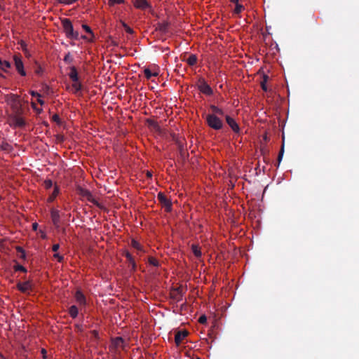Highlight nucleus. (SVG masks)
<instances>
[{"instance_id":"f257e3e1","label":"nucleus","mask_w":359,"mask_h":359,"mask_svg":"<svg viewBox=\"0 0 359 359\" xmlns=\"http://www.w3.org/2000/svg\"><path fill=\"white\" fill-rule=\"evenodd\" d=\"M7 103L11 109V114H22L23 109L22 107V102L19 99V96L11 94L7 99Z\"/></svg>"},{"instance_id":"f03ea898","label":"nucleus","mask_w":359,"mask_h":359,"mask_svg":"<svg viewBox=\"0 0 359 359\" xmlns=\"http://www.w3.org/2000/svg\"><path fill=\"white\" fill-rule=\"evenodd\" d=\"M62 25L67 38L74 40L79 39V34L77 31L74 30L72 23L69 19H62Z\"/></svg>"},{"instance_id":"7ed1b4c3","label":"nucleus","mask_w":359,"mask_h":359,"mask_svg":"<svg viewBox=\"0 0 359 359\" xmlns=\"http://www.w3.org/2000/svg\"><path fill=\"white\" fill-rule=\"evenodd\" d=\"M8 121L10 126L14 128H23L26 124L25 119L22 117V114H8Z\"/></svg>"},{"instance_id":"20e7f679","label":"nucleus","mask_w":359,"mask_h":359,"mask_svg":"<svg viewBox=\"0 0 359 359\" xmlns=\"http://www.w3.org/2000/svg\"><path fill=\"white\" fill-rule=\"evenodd\" d=\"M205 120L208 126L214 130H220L223 127L222 121L215 114H207Z\"/></svg>"},{"instance_id":"39448f33","label":"nucleus","mask_w":359,"mask_h":359,"mask_svg":"<svg viewBox=\"0 0 359 359\" xmlns=\"http://www.w3.org/2000/svg\"><path fill=\"white\" fill-rule=\"evenodd\" d=\"M197 88L202 93L206 95H211L213 93L212 89L203 78L201 77L198 79Z\"/></svg>"},{"instance_id":"423d86ee","label":"nucleus","mask_w":359,"mask_h":359,"mask_svg":"<svg viewBox=\"0 0 359 359\" xmlns=\"http://www.w3.org/2000/svg\"><path fill=\"white\" fill-rule=\"evenodd\" d=\"M13 61H14V65H15V69L18 71V72L22 76H25L27 74H26V72H25V70L24 69V64L22 62L21 55L19 53L18 54H15L13 55Z\"/></svg>"},{"instance_id":"0eeeda50","label":"nucleus","mask_w":359,"mask_h":359,"mask_svg":"<svg viewBox=\"0 0 359 359\" xmlns=\"http://www.w3.org/2000/svg\"><path fill=\"white\" fill-rule=\"evenodd\" d=\"M157 198L166 212H169L172 210V202L163 192L158 194Z\"/></svg>"},{"instance_id":"6e6552de","label":"nucleus","mask_w":359,"mask_h":359,"mask_svg":"<svg viewBox=\"0 0 359 359\" xmlns=\"http://www.w3.org/2000/svg\"><path fill=\"white\" fill-rule=\"evenodd\" d=\"M50 217L54 226L59 229L60 228V216L59 210L52 208L50 210Z\"/></svg>"},{"instance_id":"1a4fd4ad","label":"nucleus","mask_w":359,"mask_h":359,"mask_svg":"<svg viewBox=\"0 0 359 359\" xmlns=\"http://www.w3.org/2000/svg\"><path fill=\"white\" fill-rule=\"evenodd\" d=\"M225 118L227 124L232 129V130L236 133H238L240 132V128L238 123L236 122L235 119L229 115H226Z\"/></svg>"},{"instance_id":"9d476101","label":"nucleus","mask_w":359,"mask_h":359,"mask_svg":"<svg viewBox=\"0 0 359 359\" xmlns=\"http://www.w3.org/2000/svg\"><path fill=\"white\" fill-rule=\"evenodd\" d=\"M133 5L135 8L141 10L151 8L150 4L147 0H134Z\"/></svg>"},{"instance_id":"9b49d317","label":"nucleus","mask_w":359,"mask_h":359,"mask_svg":"<svg viewBox=\"0 0 359 359\" xmlns=\"http://www.w3.org/2000/svg\"><path fill=\"white\" fill-rule=\"evenodd\" d=\"M124 345V340L121 337H117L111 339V347L114 349L123 348Z\"/></svg>"},{"instance_id":"f8f14e48","label":"nucleus","mask_w":359,"mask_h":359,"mask_svg":"<svg viewBox=\"0 0 359 359\" xmlns=\"http://www.w3.org/2000/svg\"><path fill=\"white\" fill-rule=\"evenodd\" d=\"M75 299L76 302L80 306H86V299L83 293L81 292V290H78L75 294H74Z\"/></svg>"},{"instance_id":"ddd939ff","label":"nucleus","mask_w":359,"mask_h":359,"mask_svg":"<svg viewBox=\"0 0 359 359\" xmlns=\"http://www.w3.org/2000/svg\"><path fill=\"white\" fill-rule=\"evenodd\" d=\"M187 335L188 332L186 330L178 331L175 336V342L176 345L179 346Z\"/></svg>"},{"instance_id":"4468645a","label":"nucleus","mask_w":359,"mask_h":359,"mask_svg":"<svg viewBox=\"0 0 359 359\" xmlns=\"http://www.w3.org/2000/svg\"><path fill=\"white\" fill-rule=\"evenodd\" d=\"M18 289L22 292H27L32 290V284L29 281H25L23 283H18L17 285Z\"/></svg>"},{"instance_id":"2eb2a0df","label":"nucleus","mask_w":359,"mask_h":359,"mask_svg":"<svg viewBox=\"0 0 359 359\" xmlns=\"http://www.w3.org/2000/svg\"><path fill=\"white\" fill-rule=\"evenodd\" d=\"M170 24L165 21L163 22H158L156 25V30L161 32L162 34H166L168 32Z\"/></svg>"},{"instance_id":"dca6fc26","label":"nucleus","mask_w":359,"mask_h":359,"mask_svg":"<svg viewBox=\"0 0 359 359\" xmlns=\"http://www.w3.org/2000/svg\"><path fill=\"white\" fill-rule=\"evenodd\" d=\"M82 196L83 197H86V199L92 203L93 204L97 205V206H100V204L99 203L97 202V201L94 198V196H93V194L88 190H83L82 191Z\"/></svg>"},{"instance_id":"f3484780","label":"nucleus","mask_w":359,"mask_h":359,"mask_svg":"<svg viewBox=\"0 0 359 359\" xmlns=\"http://www.w3.org/2000/svg\"><path fill=\"white\" fill-rule=\"evenodd\" d=\"M171 297L176 302H179L182 300V293L180 288H175L171 292Z\"/></svg>"},{"instance_id":"a211bd4d","label":"nucleus","mask_w":359,"mask_h":359,"mask_svg":"<svg viewBox=\"0 0 359 359\" xmlns=\"http://www.w3.org/2000/svg\"><path fill=\"white\" fill-rule=\"evenodd\" d=\"M69 76L73 82L79 81L78 72L75 67L73 66L70 67Z\"/></svg>"},{"instance_id":"6ab92c4d","label":"nucleus","mask_w":359,"mask_h":359,"mask_svg":"<svg viewBox=\"0 0 359 359\" xmlns=\"http://www.w3.org/2000/svg\"><path fill=\"white\" fill-rule=\"evenodd\" d=\"M11 67V64L7 60H2L0 58V69L5 73L8 72V69Z\"/></svg>"},{"instance_id":"aec40b11","label":"nucleus","mask_w":359,"mask_h":359,"mask_svg":"<svg viewBox=\"0 0 359 359\" xmlns=\"http://www.w3.org/2000/svg\"><path fill=\"white\" fill-rule=\"evenodd\" d=\"M191 250L192 252L194 253V256L197 258H200L202 255L201 248L197 245H191Z\"/></svg>"},{"instance_id":"412c9836","label":"nucleus","mask_w":359,"mask_h":359,"mask_svg":"<svg viewBox=\"0 0 359 359\" xmlns=\"http://www.w3.org/2000/svg\"><path fill=\"white\" fill-rule=\"evenodd\" d=\"M125 256H126L127 260L128 261V262L130 263V264L132 266V269L133 270H135L136 264H135L134 258L133 257L131 254L130 252H126Z\"/></svg>"},{"instance_id":"4be33fe9","label":"nucleus","mask_w":359,"mask_h":359,"mask_svg":"<svg viewBox=\"0 0 359 359\" xmlns=\"http://www.w3.org/2000/svg\"><path fill=\"white\" fill-rule=\"evenodd\" d=\"M69 313L72 318H76L79 313L78 308L76 306L73 305L70 306L69 309Z\"/></svg>"},{"instance_id":"5701e85b","label":"nucleus","mask_w":359,"mask_h":359,"mask_svg":"<svg viewBox=\"0 0 359 359\" xmlns=\"http://www.w3.org/2000/svg\"><path fill=\"white\" fill-rule=\"evenodd\" d=\"M197 57L196 55L194 54H191V55H189V57L186 60V62H187V64L190 66H194L196 64L197 62Z\"/></svg>"},{"instance_id":"b1692460","label":"nucleus","mask_w":359,"mask_h":359,"mask_svg":"<svg viewBox=\"0 0 359 359\" xmlns=\"http://www.w3.org/2000/svg\"><path fill=\"white\" fill-rule=\"evenodd\" d=\"M58 194H59V188L57 186H55L53 193L50 195V196L48 198V201L53 202Z\"/></svg>"},{"instance_id":"393cba45","label":"nucleus","mask_w":359,"mask_h":359,"mask_svg":"<svg viewBox=\"0 0 359 359\" xmlns=\"http://www.w3.org/2000/svg\"><path fill=\"white\" fill-rule=\"evenodd\" d=\"M268 80H269V76L266 74H264L260 84H261L262 89L265 92H266L268 90V88L266 86V83H267Z\"/></svg>"},{"instance_id":"a878e982","label":"nucleus","mask_w":359,"mask_h":359,"mask_svg":"<svg viewBox=\"0 0 359 359\" xmlns=\"http://www.w3.org/2000/svg\"><path fill=\"white\" fill-rule=\"evenodd\" d=\"M72 88L74 89V93H76L79 91L81 90L82 85L79 81L73 82Z\"/></svg>"},{"instance_id":"bb28decb","label":"nucleus","mask_w":359,"mask_h":359,"mask_svg":"<svg viewBox=\"0 0 359 359\" xmlns=\"http://www.w3.org/2000/svg\"><path fill=\"white\" fill-rule=\"evenodd\" d=\"M131 245L138 251H143L142 246L135 240H132Z\"/></svg>"},{"instance_id":"cd10ccee","label":"nucleus","mask_w":359,"mask_h":359,"mask_svg":"<svg viewBox=\"0 0 359 359\" xmlns=\"http://www.w3.org/2000/svg\"><path fill=\"white\" fill-rule=\"evenodd\" d=\"M148 262H149V264H151V265H152L154 266H156V267L159 266L158 261L156 258H154L153 257H149Z\"/></svg>"},{"instance_id":"c85d7f7f","label":"nucleus","mask_w":359,"mask_h":359,"mask_svg":"<svg viewBox=\"0 0 359 359\" xmlns=\"http://www.w3.org/2000/svg\"><path fill=\"white\" fill-rule=\"evenodd\" d=\"M244 9V7L243 5L237 3L236 4L235 8H234V13L236 14H239L241 13V11Z\"/></svg>"},{"instance_id":"c756f323","label":"nucleus","mask_w":359,"mask_h":359,"mask_svg":"<svg viewBox=\"0 0 359 359\" xmlns=\"http://www.w3.org/2000/svg\"><path fill=\"white\" fill-rule=\"evenodd\" d=\"M17 251L20 253L19 257L21 259H25L26 255L25 250L21 247H17Z\"/></svg>"},{"instance_id":"7c9ffc66","label":"nucleus","mask_w":359,"mask_h":359,"mask_svg":"<svg viewBox=\"0 0 359 359\" xmlns=\"http://www.w3.org/2000/svg\"><path fill=\"white\" fill-rule=\"evenodd\" d=\"M14 269L15 271H22V272H24V273H26L27 272V269L25 267H24L23 266L20 265V264H16L14 266Z\"/></svg>"},{"instance_id":"2f4dec72","label":"nucleus","mask_w":359,"mask_h":359,"mask_svg":"<svg viewBox=\"0 0 359 359\" xmlns=\"http://www.w3.org/2000/svg\"><path fill=\"white\" fill-rule=\"evenodd\" d=\"M124 3V0H109V5L113 6L116 4H121Z\"/></svg>"},{"instance_id":"473e14b6","label":"nucleus","mask_w":359,"mask_h":359,"mask_svg":"<svg viewBox=\"0 0 359 359\" xmlns=\"http://www.w3.org/2000/svg\"><path fill=\"white\" fill-rule=\"evenodd\" d=\"M144 74L145 77L148 80L150 79L151 76H153L152 72H151V70L149 68H145L144 69Z\"/></svg>"},{"instance_id":"72a5a7b5","label":"nucleus","mask_w":359,"mask_h":359,"mask_svg":"<svg viewBox=\"0 0 359 359\" xmlns=\"http://www.w3.org/2000/svg\"><path fill=\"white\" fill-rule=\"evenodd\" d=\"M43 184L46 189H49L53 187V182L50 180H46Z\"/></svg>"},{"instance_id":"f704fd0d","label":"nucleus","mask_w":359,"mask_h":359,"mask_svg":"<svg viewBox=\"0 0 359 359\" xmlns=\"http://www.w3.org/2000/svg\"><path fill=\"white\" fill-rule=\"evenodd\" d=\"M122 25L127 33L130 34H133L134 32H133V29L130 28L126 23L123 22Z\"/></svg>"},{"instance_id":"c9c22d12","label":"nucleus","mask_w":359,"mask_h":359,"mask_svg":"<svg viewBox=\"0 0 359 359\" xmlns=\"http://www.w3.org/2000/svg\"><path fill=\"white\" fill-rule=\"evenodd\" d=\"M82 27L87 33L90 34L92 36V37L94 36L92 29L89 26H88L87 25H83Z\"/></svg>"},{"instance_id":"e433bc0d","label":"nucleus","mask_w":359,"mask_h":359,"mask_svg":"<svg viewBox=\"0 0 359 359\" xmlns=\"http://www.w3.org/2000/svg\"><path fill=\"white\" fill-rule=\"evenodd\" d=\"M77 0H58L60 4L70 5L75 3Z\"/></svg>"},{"instance_id":"4c0bfd02","label":"nucleus","mask_w":359,"mask_h":359,"mask_svg":"<svg viewBox=\"0 0 359 359\" xmlns=\"http://www.w3.org/2000/svg\"><path fill=\"white\" fill-rule=\"evenodd\" d=\"M73 59L69 53H68L64 57V61L67 63H71Z\"/></svg>"},{"instance_id":"58836bf2","label":"nucleus","mask_w":359,"mask_h":359,"mask_svg":"<svg viewBox=\"0 0 359 359\" xmlns=\"http://www.w3.org/2000/svg\"><path fill=\"white\" fill-rule=\"evenodd\" d=\"M210 109L212 111V113L210 114H215L216 116V113H217V111L218 110L219 107H217L215 105L212 104L210 106Z\"/></svg>"},{"instance_id":"ea45409f","label":"nucleus","mask_w":359,"mask_h":359,"mask_svg":"<svg viewBox=\"0 0 359 359\" xmlns=\"http://www.w3.org/2000/svg\"><path fill=\"white\" fill-rule=\"evenodd\" d=\"M198 322L201 324H205L207 322V318L205 315H202L198 318Z\"/></svg>"},{"instance_id":"a19ab883","label":"nucleus","mask_w":359,"mask_h":359,"mask_svg":"<svg viewBox=\"0 0 359 359\" xmlns=\"http://www.w3.org/2000/svg\"><path fill=\"white\" fill-rule=\"evenodd\" d=\"M34 72L38 75H41L43 73L41 67L38 65L36 68L35 67Z\"/></svg>"},{"instance_id":"79ce46f5","label":"nucleus","mask_w":359,"mask_h":359,"mask_svg":"<svg viewBox=\"0 0 359 359\" xmlns=\"http://www.w3.org/2000/svg\"><path fill=\"white\" fill-rule=\"evenodd\" d=\"M53 257L56 258L59 262H62L64 259V257L60 255L59 253H55Z\"/></svg>"},{"instance_id":"37998d69","label":"nucleus","mask_w":359,"mask_h":359,"mask_svg":"<svg viewBox=\"0 0 359 359\" xmlns=\"http://www.w3.org/2000/svg\"><path fill=\"white\" fill-rule=\"evenodd\" d=\"M32 107L34 109V110L36 111L37 113H41L42 111V109H38L36 107V104L34 102H32Z\"/></svg>"},{"instance_id":"c03bdc74","label":"nucleus","mask_w":359,"mask_h":359,"mask_svg":"<svg viewBox=\"0 0 359 359\" xmlns=\"http://www.w3.org/2000/svg\"><path fill=\"white\" fill-rule=\"evenodd\" d=\"M60 248V245L59 244H54L52 247V250L54 252H57Z\"/></svg>"},{"instance_id":"a18cd8bd","label":"nucleus","mask_w":359,"mask_h":359,"mask_svg":"<svg viewBox=\"0 0 359 359\" xmlns=\"http://www.w3.org/2000/svg\"><path fill=\"white\" fill-rule=\"evenodd\" d=\"M30 94L33 97H41V95L39 93L36 92V91H31Z\"/></svg>"},{"instance_id":"49530a36","label":"nucleus","mask_w":359,"mask_h":359,"mask_svg":"<svg viewBox=\"0 0 359 359\" xmlns=\"http://www.w3.org/2000/svg\"><path fill=\"white\" fill-rule=\"evenodd\" d=\"M217 115L224 116V111L222 109L219 108L216 113V116Z\"/></svg>"},{"instance_id":"de8ad7c7","label":"nucleus","mask_w":359,"mask_h":359,"mask_svg":"<svg viewBox=\"0 0 359 359\" xmlns=\"http://www.w3.org/2000/svg\"><path fill=\"white\" fill-rule=\"evenodd\" d=\"M53 120L54 121L59 122V121H60V117H59V116H58L57 114H54V115L53 116Z\"/></svg>"},{"instance_id":"09e8293b","label":"nucleus","mask_w":359,"mask_h":359,"mask_svg":"<svg viewBox=\"0 0 359 359\" xmlns=\"http://www.w3.org/2000/svg\"><path fill=\"white\" fill-rule=\"evenodd\" d=\"M284 154V143L282 144L281 149L279 151V154L283 156Z\"/></svg>"},{"instance_id":"8fccbe9b","label":"nucleus","mask_w":359,"mask_h":359,"mask_svg":"<svg viewBox=\"0 0 359 359\" xmlns=\"http://www.w3.org/2000/svg\"><path fill=\"white\" fill-rule=\"evenodd\" d=\"M37 227H38V224L36 222H34L32 224L33 230L36 231L37 229Z\"/></svg>"},{"instance_id":"3c124183","label":"nucleus","mask_w":359,"mask_h":359,"mask_svg":"<svg viewBox=\"0 0 359 359\" xmlns=\"http://www.w3.org/2000/svg\"><path fill=\"white\" fill-rule=\"evenodd\" d=\"M37 102L43 105L44 104V101L41 100L40 97H38Z\"/></svg>"},{"instance_id":"603ef678","label":"nucleus","mask_w":359,"mask_h":359,"mask_svg":"<svg viewBox=\"0 0 359 359\" xmlns=\"http://www.w3.org/2000/svg\"><path fill=\"white\" fill-rule=\"evenodd\" d=\"M283 156H281V155L278 154V164H279V163H280V162L281 161Z\"/></svg>"},{"instance_id":"864d4df0","label":"nucleus","mask_w":359,"mask_h":359,"mask_svg":"<svg viewBox=\"0 0 359 359\" xmlns=\"http://www.w3.org/2000/svg\"><path fill=\"white\" fill-rule=\"evenodd\" d=\"M93 333L95 337H97L98 336V332L96 330H93Z\"/></svg>"},{"instance_id":"5fc2aeb1","label":"nucleus","mask_w":359,"mask_h":359,"mask_svg":"<svg viewBox=\"0 0 359 359\" xmlns=\"http://www.w3.org/2000/svg\"><path fill=\"white\" fill-rule=\"evenodd\" d=\"M147 177L151 178L152 177V175L150 172H147Z\"/></svg>"},{"instance_id":"6e6d98bb","label":"nucleus","mask_w":359,"mask_h":359,"mask_svg":"<svg viewBox=\"0 0 359 359\" xmlns=\"http://www.w3.org/2000/svg\"><path fill=\"white\" fill-rule=\"evenodd\" d=\"M22 46L23 50H25L26 44L24 42L22 43Z\"/></svg>"},{"instance_id":"4d7b16f0","label":"nucleus","mask_w":359,"mask_h":359,"mask_svg":"<svg viewBox=\"0 0 359 359\" xmlns=\"http://www.w3.org/2000/svg\"><path fill=\"white\" fill-rule=\"evenodd\" d=\"M158 75V72H153L152 73V76H157Z\"/></svg>"},{"instance_id":"13d9d810","label":"nucleus","mask_w":359,"mask_h":359,"mask_svg":"<svg viewBox=\"0 0 359 359\" xmlns=\"http://www.w3.org/2000/svg\"><path fill=\"white\" fill-rule=\"evenodd\" d=\"M231 2L234 3L235 4H236L237 3H238V0H231Z\"/></svg>"},{"instance_id":"bf43d9fd","label":"nucleus","mask_w":359,"mask_h":359,"mask_svg":"<svg viewBox=\"0 0 359 359\" xmlns=\"http://www.w3.org/2000/svg\"><path fill=\"white\" fill-rule=\"evenodd\" d=\"M65 231H66V230H65V228H62V232L63 233H65Z\"/></svg>"},{"instance_id":"052dcab7","label":"nucleus","mask_w":359,"mask_h":359,"mask_svg":"<svg viewBox=\"0 0 359 359\" xmlns=\"http://www.w3.org/2000/svg\"><path fill=\"white\" fill-rule=\"evenodd\" d=\"M81 38L83 39H87V37L86 36H81Z\"/></svg>"},{"instance_id":"680f3d73","label":"nucleus","mask_w":359,"mask_h":359,"mask_svg":"<svg viewBox=\"0 0 359 359\" xmlns=\"http://www.w3.org/2000/svg\"><path fill=\"white\" fill-rule=\"evenodd\" d=\"M112 43H113V45H114V46H118V44H117L116 42H114V41H113Z\"/></svg>"},{"instance_id":"e2e57ef3","label":"nucleus","mask_w":359,"mask_h":359,"mask_svg":"<svg viewBox=\"0 0 359 359\" xmlns=\"http://www.w3.org/2000/svg\"><path fill=\"white\" fill-rule=\"evenodd\" d=\"M0 77L4 78V76L0 72Z\"/></svg>"},{"instance_id":"0e129e2a","label":"nucleus","mask_w":359,"mask_h":359,"mask_svg":"<svg viewBox=\"0 0 359 359\" xmlns=\"http://www.w3.org/2000/svg\"><path fill=\"white\" fill-rule=\"evenodd\" d=\"M264 140H267V137H266V135H265V136L264 137Z\"/></svg>"},{"instance_id":"69168bd1","label":"nucleus","mask_w":359,"mask_h":359,"mask_svg":"<svg viewBox=\"0 0 359 359\" xmlns=\"http://www.w3.org/2000/svg\"><path fill=\"white\" fill-rule=\"evenodd\" d=\"M46 350H45V349H43V350H42V353H46Z\"/></svg>"},{"instance_id":"338daca9","label":"nucleus","mask_w":359,"mask_h":359,"mask_svg":"<svg viewBox=\"0 0 359 359\" xmlns=\"http://www.w3.org/2000/svg\"><path fill=\"white\" fill-rule=\"evenodd\" d=\"M42 237L44 238L46 237L45 234H42Z\"/></svg>"},{"instance_id":"774afa93","label":"nucleus","mask_w":359,"mask_h":359,"mask_svg":"<svg viewBox=\"0 0 359 359\" xmlns=\"http://www.w3.org/2000/svg\"><path fill=\"white\" fill-rule=\"evenodd\" d=\"M0 356H1V358H3V355L0 354Z\"/></svg>"}]
</instances>
